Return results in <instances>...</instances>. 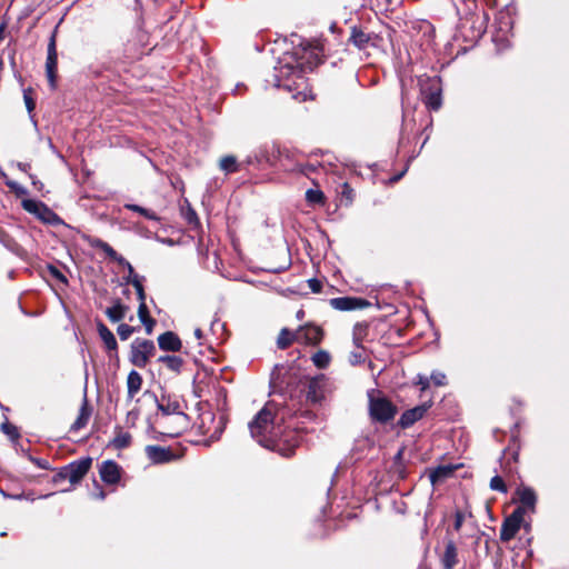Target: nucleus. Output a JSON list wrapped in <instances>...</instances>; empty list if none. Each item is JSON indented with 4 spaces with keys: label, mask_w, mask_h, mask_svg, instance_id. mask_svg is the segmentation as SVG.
<instances>
[{
    "label": "nucleus",
    "mask_w": 569,
    "mask_h": 569,
    "mask_svg": "<svg viewBox=\"0 0 569 569\" xmlns=\"http://www.w3.org/2000/svg\"><path fill=\"white\" fill-rule=\"evenodd\" d=\"M122 264H124L128 269V281L131 283V280L133 279V274H137V273L134 272L133 267L127 260Z\"/></svg>",
    "instance_id": "a18cd8bd"
},
{
    "label": "nucleus",
    "mask_w": 569,
    "mask_h": 569,
    "mask_svg": "<svg viewBox=\"0 0 569 569\" xmlns=\"http://www.w3.org/2000/svg\"><path fill=\"white\" fill-rule=\"evenodd\" d=\"M158 343L160 349L169 351H178L181 349V341L177 335L167 331L159 336Z\"/></svg>",
    "instance_id": "4468645a"
},
{
    "label": "nucleus",
    "mask_w": 569,
    "mask_h": 569,
    "mask_svg": "<svg viewBox=\"0 0 569 569\" xmlns=\"http://www.w3.org/2000/svg\"><path fill=\"white\" fill-rule=\"evenodd\" d=\"M457 469L456 466L452 465H443L439 466L436 469L431 470L429 473L430 482L436 486L446 479L450 478L455 470Z\"/></svg>",
    "instance_id": "ddd939ff"
},
{
    "label": "nucleus",
    "mask_w": 569,
    "mask_h": 569,
    "mask_svg": "<svg viewBox=\"0 0 569 569\" xmlns=\"http://www.w3.org/2000/svg\"><path fill=\"white\" fill-rule=\"evenodd\" d=\"M146 453L149 460L154 463H163L171 460L172 455L166 448L159 446H147Z\"/></svg>",
    "instance_id": "f8f14e48"
},
{
    "label": "nucleus",
    "mask_w": 569,
    "mask_h": 569,
    "mask_svg": "<svg viewBox=\"0 0 569 569\" xmlns=\"http://www.w3.org/2000/svg\"><path fill=\"white\" fill-rule=\"evenodd\" d=\"M330 305L332 308H335L337 310L348 311V310L361 308L365 303L361 299L350 298V297H341V298L331 299Z\"/></svg>",
    "instance_id": "9b49d317"
},
{
    "label": "nucleus",
    "mask_w": 569,
    "mask_h": 569,
    "mask_svg": "<svg viewBox=\"0 0 569 569\" xmlns=\"http://www.w3.org/2000/svg\"><path fill=\"white\" fill-rule=\"evenodd\" d=\"M490 488L502 493L507 492V486L505 485L502 478L499 476H495L493 478H491Z\"/></svg>",
    "instance_id": "473e14b6"
},
{
    "label": "nucleus",
    "mask_w": 569,
    "mask_h": 569,
    "mask_svg": "<svg viewBox=\"0 0 569 569\" xmlns=\"http://www.w3.org/2000/svg\"><path fill=\"white\" fill-rule=\"evenodd\" d=\"M295 341H297V331L292 332L287 328H283L279 333L277 345L280 349H286Z\"/></svg>",
    "instance_id": "aec40b11"
},
{
    "label": "nucleus",
    "mask_w": 569,
    "mask_h": 569,
    "mask_svg": "<svg viewBox=\"0 0 569 569\" xmlns=\"http://www.w3.org/2000/svg\"><path fill=\"white\" fill-rule=\"evenodd\" d=\"M306 198L309 202L321 203L323 202L325 196L320 190L309 189L306 192Z\"/></svg>",
    "instance_id": "7c9ffc66"
},
{
    "label": "nucleus",
    "mask_w": 569,
    "mask_h": 569,
    "mask_svg": "<svg viewBox=\"0 0 569 569\" xmlns=\"http://www.w3.org/2000/svg\"><path fill=\"white\" fill-rule=\"evenodd\" d=\"M369 411L372 419L386 422L395 417L396 408L388 399L372 390L369 392Z\"/></svg>",
    "instance_id": "7ed1b4c3"
},
{
    "label": "nucleus",
    "mask_w": 569,
    "mask_h": 569,
    "mask_svg": "<svg viewBox=\"0 0 569 569\" xmlns=\"http://www.w3.org/2000/svg\"><path fill=\"white\" fill-rule=\"evenodd\" d=\"M518 499L521 503L520 507L525 508V513L527 511H535V506L537 502V496L533 489L529 487H519L516 491Z\"/></svg>",
    "instance_id": "9d476101"
},
{
    "label": "nucleus",
    "mask_w": 569,
    "mask_h": 569,
    "mask_svg": "<svg viewBox=\"0 0 569 569\" xmlns=\"http://www.w3.org/2000/svg\"><path fill=\"white\" fill-rule=\"evenodd\" d=\"M220 169L224 172H234L238 170L237 159L233 156H226L220 160Z\"/></svg>",
    "instance_id": "393cba45"
},
{
    "label": "nucleus",
    "mask_w": 569,
    "mask_h": 569,
    "mask_svg": "<svg viewBox=\"0 0 569 569\" xmlns=\"http://www.w3.org/2000/svg\"><path fill=\"white\" fill-rule=\"evenodd\" d=\"M154 345L151 340L137 339L131 345V362L143 368L154 353Z\"/></svg>",
    "instance_id": "20e7f679"
},
{
    "label": "nucleus",
    "mask_w": 569,
    "mask_h": 569,
    "mask_svg": "<svg viewBox=\"0 0 569 569\" xmlns=\"http://www.w3.org/2000/svg\"><path fill=\"white\" fill-rule=\"evenodd\" d=\"M430 378L436 386H445L447 382L446 375L440 371H433Z\"/></svg>",
    "instance_id": "c9c22d12"
},
{
    "label": "nucleus",
    "mask_w": 569,
    "mask_h": 569,
    "mask_svg": "<svg viewBox=\"0 0 569 569\" xmlns=\"http://www.w3.org/2000/svg\"><path fill=\"white\" fill-rule=\"evenodd\" d=\"M127 310L128 308L126 306L117 302L108 308L106 313L112 322H118L124 318Z\"/></svg>",
    "instance_id": "412c9836"
},
{
    "label": "nucleus",
    "mask_w": 569,
    "mask_h": 569,
    "mask_svg": "<svg viewBox=\"0 0 569 569\" xmlns=\"http://www.w3.org/2000/svg\"><path fill=\"white\" fill-rule=\"evenodd\" d=\"M101 479L109 485L117 483L120 480V467L111 460L102 462L100 467Z\"/></svg>",
    "instance_id": "1a4fd4ad"
},
{
    "label": "nucleus",
    "mask_w": 569,
    "mask_h": 569,
    "mask_svg": "<svg viewBox=\"0 0 569 569\" xmlns=\"http://www.w3.org/2000/svg\"><path fill=\"white\" fill-rule=\"evenodd\" d=\"M321 62V52L318 47H299L291 53H286L276 68V87L292 92V98L306 101L311 98L305 73L311 71Z\"/></svg>",
    "instance_id": "f257e3e1"
},
{
    "label": "nucleus",
    "mask_w": 569,
    "mask_h": 569,
    "mask_svg": "<svg viewBox=\"0 0 569 569\" xmlns=\"http://www.w3.org/2000/svg\"><path fill=\"white\" fill-rule=\"evenodd\" d=\"M124 208L129 209V210H132V211H136L140 214H142L143 217H146L147 219H150V220H158V216L151 211V210H148L143 207H140V206H137V204H126Z\"/></svg>",
    "instance_id": "cd10ccee"
},
{
    "label": "nucleus",
    "mask_w": 569,
    "mask_h": 569,
    "mask_svg": "<svg viewBox=\"0 0 569 569\" xmlns=\"http://www.w3.org/2000/svg\"><path fill=\"white\" fill-rule=\"evenodd\" d=\"M138 317L141 322H146V320L150 319L148 307L144 301H141L138 308Z\"/></svg>",
    "instance_id": "e433bc0d"
},
{
    "label": "nucleus",
    "mask_w": 569,
    "mask_h": 569,
    "mask_svg": "<svg viewBox=\"0 0 569 569\" xmlns=\"http://www.w3.org/2000/svg\"><path fill=\"white\" fill-rule=\"evenodd\" d=\"M57 64H58V57L47 56L46 71H47L48 80L52 88H54V86H56Z\"/></svg>",
    "instance_id": "5701e85b"
},
{
    "label": "nucleus",
    "mask_w": 569,
    "mask_h": 569,
    "mask_svg": "<svg viewBox=\"0 0 569 569\" xmlns=\"http://www.w3.org/2000/svg\"><path fill=\"white\" fill-rule=\"evenodd\" d=\"M133 331L134 329L127 323H121L117 329L121 340H127L133 333Z\"/></svg>",
    "instance_id": "72a5a7b5"
},
{
    "label": "nucleus",
    "mask_w": 569,
    "mask_h": 569,
    "mask_svg": "<svg viewBox=\"0 0 569 569\" xmlns=\"http://www.w3.org/2000/svg\"><path fill=\"white\" fill-rule=\"evenodd\" d=\"M525 508L518 507L508 518L505 519L500 529V539L510 541L519 531L523 521Z\"/></svg>",
    "instance_id": "423d86ee"
},
{
    "label": "nucleus",
    "mask_w": 569,
    "mask_h": 569,
    "mask_svg": "<svg viewBox=\"0 0 569 569\" xmlns=\"http://www.w3.org/2000/svg\"><path fill=\"white\" fill-rule=\"evenodd\" d=\"M303 316H305L303 310H299V311L297 312V318H298V319H302V318H303Z\"/></svg>",
    "instance_id": "09e8293b"
},
{
    "label": "nucleus",
    "mask_w": 569,
    "mask_h": 569,
    "mask_svg": "<svg viewBox=\"0 0 569 569\" xmlns=\"http://www.w3.org/2000/svg\"><path fill=\"white\" fill-rule=\"evenodd\" d=\"M465 516L461 511H457L455 515V529L458 531L461 529V526L463 523Z\"/></svg>",
    "instance_id": "a19ab883"
},
{
    "label": "nucleus",
    "mask_w": 569,
    "mask_h": 569,
    "mask_svg": "<svg viewBox=\"0 0 569 569\" xmlns=\"http://www.w3.org/2000/svg\"><path fill=\"white\" fill-rule=\"evenodd\" d=\"M352 43L358 47L359 49H362L366 47V44L369 41L368 34H366L362 31L353 30L351 36Z\"/></svg>",
    "instance_id": "bb28decb"
},
{
    "label": "nucleus",
    "mask_w": 569,
    "mask_h": 569,
    "mask_svg": "<svg viewBox=\"0 0 569 569\" xmlns=\"http://www.w3.org/2000/svg\"><path fill=\"white\" fill-rule=\"evenodd\" d=\"M23 100H24L26 108H27L28 112L31 113L36 108V102L31 97L30 89H27L23 91Z\"/></svg>",
    "instance_id": "f704fd0d"
},
{
    "label": "nucleus",
    "mask_w": 569,
    "mask_h": 569,
    "mask_svg": "<svg viewBox=\"0 0 569 569\" xmlns=\"http://www.w3.org/2000/svg\"><path fill=\"white\" fill-rule=\"evenodd\" d=\"M142 387V377L141 375L132 370L129 372L127 377V389H128V398L132 400L134 396L141 390Z\"/></svg>",
    "instance_id": "dca6fc26"
},
{
    "label": "nucleus",
    "mask_w": 569,
    "mask_h": 569,
    "mask_svg": "<svg viewBox=\"0 0 569 569\" xmlns=\"http://www.w3.org/2000/svg\"><path fill=\"white\" fill-rule=\"evenodd\" d=\"M426 104L433 109L438 110L441 106V97L439 92H431L426 98Z\"/></svg>",
    "instance_id": "c85d7f7f"
},
{
    "label": "nucleus",
    "mask_w": 569,
    "mask_h": 569,
    "mask_svg": "<svg viewBox=\"0 0 569 569\" xmlns=\"http://www.w3.org/2000/svg\"><path fill=\"white\" fill-rule=\"evenodd\" d=\"M131 442V435L126 431H118L116 437L110 441L109 446L114 449H123L127 448Z\"/></svg>",
    "instance_id": "4be33fe9"
},
{
    "label": "nucleus",
    "mask_w": 569,
    "mask_h": 569,
    "mask_svg": "<svg viewBox=\"0 0 569 569\" xmlns=\"http://www.w3.org/2000/svg\"><path fill=\"white\" fill-rule=\"evenodd\" d=\"M457 563V549L453 542H449L446 546V550L442 557V565L445 569H453Z\"/></svg>",
    "instance_id": "a211bd4d"
},
{
    "label": "nucleus",
    "mask_w": 569,
    "mask_h": 569,
    "mask_svg": "<svg viewBox=\"0 0 569 569\" xmlns=\"http://www.w3.org/2000/svg\"><path fill=\"white\" fill-rule=\"evenodd\" d=\"M341 196L347 199L348 203H350L353 199V190L350 188L348 183L342 184Z\"/></svg>",
    "instance_id": "4c0bfd02"
},
{
    "label": "nucleus",
    "mask_w": 569,
    "mask_h": 569,
    "mask_svg": "<svg viewBox=\"0 0 569 569\" xmlns=\"http://www.w3.org/2000/svg\"><path fill=\"white\" fill-rule=\"evenodd\" d=\"M142 323L146 327V332L148 335H150L152 332L156 321L152 318H150V319L146 320V322H142Z\"/></svg>",
    "instance_id": "c03bdc74"
},
{
    "label": "nucleus",
    "mask_w": 569,
    "mask_h": 569,
    "mask_svg": "<svg viewBox=\"0 0 569 569\" xmlns=\"http://www.w3.org/2000/svg\"><path fill=\"white\" fill-rule=\"evenodd\" d=\"M308 286L311 289L312 292L319 293L322 289V283L318 279H309Z\"/></svg>",
    "instance_id": "58836bf2"
},
{
    "label": "nucleus",
    "mask_w": 569,
    "mask_h": 569,
    "mask_svg": "<svg viewBox=\"0 0 569 569\" xmlns=\"http://www.w3.org/2000/svg\"><path fill=\"white\" fill-rule=\"evenodd\" d=\"M417 383L421 387V390H426L429 387V379L425 376H418Z\"/></svg>",
    "instance_id": "37998d69"
},
{
    "label": "nucleus",
    "mask_w": 569,
    "mask_h": 569,
    "mask_svg": "<svg viewBox=\"0 0 569 569\" xmlns=\"http://www.w3.org/2000/svg\"><path fill=\"white\" fill-rule=\"evenodd\" d=\"M91 467V459H82L70 463L62 472L60 477L68 479L71 483H78Z\"/></svg>",
    "instance_id": "0eeeda50"
},
{
    "label": "nucleus",
    "mask_w": 569,
    "mask_h": 569,
    "mask_svg": "<svg viewBox=\"0 0 569 569\" xmlns=\"http://www.w3.org/2000/svg\"><path fill=\"white\" fill-rule=\"evenodd\" d=\"M428 409L427 405L418 406L402 413L400 425L406 428L421 419Z\"/></svg>",
    "instance_id": "2eb2a0df"
},
{
    "label": "nucleus",
    "mask_w": 569,
    "mask_h": 569,
    "mask_svg": "<svg viewBox=\"0 0 569 569\" xmlns=\"http://www.w3.org/2000/svg\"><path fill=\"white\" fill-rule=\"evenodd\" d=\"M322 330L317 326L307 325L297 330V342L317 345L322 339Z\"/></svg>",
    "instance_id": "6e6552de"
},
{
    "label": "nucleus",
    "mask_w": 569,
    "mask_h": 569,
    "mask_svg": "<svg viewBox=\"0 0 569 569\" xmlns=\"http://www.w3.org/2000/svg\"><path fill=\"white\" fill-rule=\"evenodd\" d=\"M48 56L58 57L54 36L51 37L50 42L48 44Z\"/></svg>",
    "instance_id": "79ce46f5"
},
{
    "label": "nucleus",
    "mask_w": 569,
    "mask_h": 569,
    "mask_svg": "<svg viewBox=\"0 0 569 569\" xmlns=\"http://www.w3.org/2000/svg\"><path fill=\"white\" fill-rule=\"evenodd\" d=\"M3 33H4V26L1 24L0 26V41L3 39Z\"/></svg>",
    "instance_id": "de8ad7c7"
},
{
    "label": "nucleus",
    "mask_w": 569,
    "mask_h": 569,
    "mask_svg": "<svg viewBox=\"0 0 569 569\" xmlns=\"http://www.w3.org/2000/svg\"><path fill=\"white\" fill-rule=\"evenodd\" d=\"M194 337H196L198 340H200V339L202 338V331H201V329L197 328V329L194 330Z\"/></svg>",
    "instance_id": "49530a36"
},
{
    "label": "nucleus",
    "mask_w": 569,
    "mask_h": 569,
    "mask_svg": "<svg viewBox=\"0 0 569 569\" xmlns=\"http://www.w3.org/2000/svg\"><path fill=\"white\" fill-rule=\"evenodd\" d=\"M251 437L262 447L290 457L300 443V435L295 430L284 431L269 407L262 408L249 423Z\"/></svg>",
    "instance_id": "f03ea898"
},
{
    "label": "nucleus",
    "mask_w": 569,
    "mask_h": 569,
    "mask_svg": "<svg viewBox=\"0 0 569 569\" xmlns=\"http://www.w3.org/2000/svg\"><path fill=\"white\" fill-rule=\"evenodd\" d=\"M100 248L103 250V252L110 257L111 259L118 261L119 263L126 262V259L121 256H119L108 243L101 242Z\"/></svg>",
    "instance_id": "c756f323"
},
{
    "label": "nucleus",
    "mask_w": 569,
    "mask_h": 569,
    "mask_svg": "<svg viewBox=\"0 0 569 569\" xmlns=\"http://www.w3.org/2000/svg\"><path fill=\"white\" fill-rule=\"evenodd\" d=\"M97 497H98L99 499H103V498H104V493H103V491H99V493L97 495Z\"/></svg>",
    "instance_id": "8fccbe9b"
},
{
    "label": "nucleus",
    "mask_w": 569,
    "mask_h": 569,
    "mask_svg": "<svg viewBox=\"0 0 569 569\" xmlns=\"http://www.w3.org/2000/svg\"><path fill=\"white\" fill-rule=\"evenodd\" d=\"M159 361L163 362L173 371H178L182 366V360L176 356H163L159 358Z\"/></svg>",
    "instance_id": "a878e982"
},
{
    "label": "nucleus",
    "mask_w": 569,
    "mask_h": 569,
    "mask_svg": "<svg viewBox=\"0 0 569 569\" xmlns=\"http://www.w3.org/2000/svg\"><path fill=\"white\" fill-rule=\"evenodd\" d=\"M22 208L29 213L34 214L39 220L49 224H58L61 222L60 218L44 203L32 200H22Z\"/></svg>",
    "instance_id": "39448f33"
},
{
    "label": "nucleus",
    "mask_w": 569,
    "mask_h": 569,
    "mask_svg": "<svg viewBox=\"0 0 569 569\" xmlns=\"http://www.w3.org/2000/svg\"><path fill=\"white\" fill-rule=\"evenodd\" d=\"M98 331L106 347L110 350H114L117 348V340L113 333L103 323L98 325Z\"/></svg>",
    "instance_id": "6ab92c4d"
},
{
    "label": "nucleus",
    "mask_w": 569,
    "mask_h": 569,
    "mask_svg": "<svg viewBox=\"0 0 569 569\" xmlns=\"http://www.w3.org/2000/svg\"><path fill=\"white\" fill-rule=\"evenodd\" d=\"M2 430H3V432H4V433H7L8 436H10L11 438H16V437H18L17 429H16V427H13L12 425L3 423V425H2Z\"/></svg>",
    "instance_id": "ea45409f"
},
{
    "label": "nucleus",
    "mask_w": 569,
    "mask_h": 569,
    "mask_svg": "<svg viewBox=\"0 0 569 569\" xmlns=\"http://www.w3.org/2000/svg\"><path fill=\"white\" fill-rule=\"evenodd\" d=\"M90 416H91V410H90V408L88 406L87 399L84 398L83 402H82V405L80 407L78 418L76 419V421L71 426V430L72 431H79L80 429L86 427V425L88 423V421L90 419Z\"/></svg>",
    "instance_id": "f3484780"
},
{
    "label": "nucleus",
    "mask_w": 569,
    "mask_h": 569,
    "mask_svg": "<svg viewBox=\"0 0 569 569\" xmlns=\"http://www.w3.org/2000/svg\"><path fill=\"white\" fill-rule=\"evenodd\" d=\"M131 284L137 290L139 301L140 302L144 301L146 300L144 290H143V286L141 283V279H140V277L138 274H133V279L131 280Z\"/></svg>",
    "instance_id": "2f4dec72"
},
{
    "label": "nucleus",
    "mask_w": 569,
    "mask_h": 569,
    "mask_svg": "<svg viewBox=\"0 0 569 569\" xmlns=\"http://www.w3.org/2000/svg\"><path fill=\"white\" fill-rule=\"evenodd\" d=\"M331 357L326 350H319L312 356V361L317 368L325 369L329 366Z\"/></svg>",
    "instance_id": "b1692460"
}]
</instances>
